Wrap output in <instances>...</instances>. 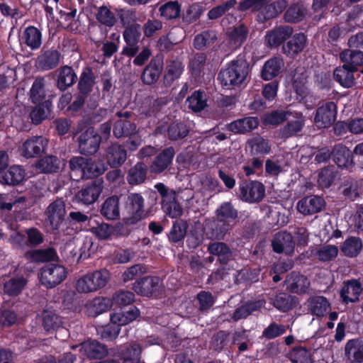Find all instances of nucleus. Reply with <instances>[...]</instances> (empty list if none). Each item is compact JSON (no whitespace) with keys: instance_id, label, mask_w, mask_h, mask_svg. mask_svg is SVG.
<instances>
[{"instance_id":"423d86ee","label":"nucleus","mask_w":363,"mask_h":363,"mask_svg":"<svg viewBox=\"0 0 363 363\" xmlns=\"http://www.w3.org/2000/svg\"><path fill=\"white\" fill-rule=\"evenodd\" d=\"M162 197V208L169 217L176 218L182 216L183 209L177 201L176 191L169 189L163 183H157L155 185Z\"/></svg>"},{"instance_id":"f704fd0d","label":"nucleus","mask_w":363,"mask_h":363,"mask_svg":"<svg viewBox=\"0 0 363 363\" xmlns=\"http://www.w3.org/2000/svg\"><path fill=\"white\" fill-rule=\"evenodd\" d=\"M26 257L36 263L53 262L58 259L57 253L53 247L28 251L26 253Z\"/></svg>"},{"instance_id":"a211bd4d","label":"nucleus","mask_w":363,"mask_h":363,"mask_svg":"<svg viewBox=\"0 0 363 363\" xmlns=\"http://www.w3.org/2000/svg\"><path fill=\"white\" fill-rule=\"evenodd\" d=\"M174 155L175 150L173 147L164 149L155 157L150 164V172L159 174L164 172L165 170L169 169Z\"/></svg>"},{"instance_id":"49530a36","label":"nucleus","mask_w":363,"mask_h":363,"mask_svg":"<svg viewBox=\"0 0 363 363\" xmlns=\"http://www.w3.org/2000/svg\"><path fill=\"white\" fill-rule=\"evenodd\" d=\"M119 198L116 196L108 197L104 202L101 213L108 220H115L120 215Z\"/></svg>"},{"instance_id":"ddd939ff","label":"nucleus","mask_w":363,"mask_h":363,"mask_svg":"<svg viewBox=\"0 0 363 363\" xmlns=\"http://www.w3.org/2000/svg\"><path fill=\"white\" fill-rule=\"evenodd\" d=\"M45 215L52 229L57 230L65 220L66 205L62 199H57L47 207Z\"/></svg>"},{"instance_id":"e433bc0d","label":"nucleus","mask_w":363,"mask_h":363,"mask_svg":"<svg viewBox=\"0 0 363 363\" xmlns=\"http://www.w3.org/2000/svg\"><path fill=\"white\" fill-rule=\"evenodd\" d=\"M208 252L218 257L221 264H226L233 258V252L227 244L223 242L210 243L208 246Z\"/></svg>"},{"instance_id":"dca6fc26","label":"nucleus","mask_w":363,"mask_h":363,"mask_svg":"<svg viewBox=\"0 0 363 363\" xmlns=\"http://www.w3.org/2000/svg\"><path fill=\"white\" fill-rule=\"evenodd\" d=\"M288 0H276L269 4L264 3V6L257 15V21L260 23H264L269 20L276 18L288 6Z\"/></svg>"},{"instance_id":"bb28decb","label":"nucleus","mask_w":363,"mask_h":363,"mask_svg":"<svg viewBox=\"0 0 363 363\" xmlns=\"http://www.w3.org/2000/svg\"><path fill=\"white\" fill-rule=\"evenodd\" d=\"M333 162L341 168L350 169L354 166V155L345 145H335L332 149Z\"/></svg>"},{"instance_id":"58836bf2","label":"nucleus","mask_w":363,"mask_h":363,"mask_svg":"<svg viewBox=\"0 0 363 363\" xmlns=\"http://www.w3.org/2000/svg\"><path fill=\"white\" fill-rule=\"evenodd\" d=\"M259 121L255 117H246L238 119L228 125L230 131L235 133H245L255 129Z\"/></svg>"},{"instance_id":"3c124183","label":"nucleus","mask_w":363,"mask_h":363,"mask_svg":"<svg viewBox=\"0 0 363 363\" xmlns=\"http://www.w3.org/2000/svg\"><path fill=\"white\" fill-rule=\"evenodd\" d=\"M275 308L281 311L286 312L298 304V298L287 293H279L272 300Z\"/></svg>"},{"instance_id":"2f4dec72","label":"nucleus","mask_w":363,"mask_h":363,"mask_svg":"<svg viewBox=\"0 0 363 363\" xmlns=\"http://www.w3.org/2000/svg\"><path fill=\"white\" fill-rule=\"evenodd\" d=\"M106 158L111 167H117L125 162L127 151L123 145L118 143H112L106 149Z\"/></svg>"},{"instance_id":"5fc2aeb1","label":"nucleus","mask_w":363,"mask_h":363,"mask_svg":"<svg viewBox=\"0 0 363 363\" xmlns=\"http://www.w3.org/2000/svg\"><path fill=\"white\" fill-rule=\"evenodd\" d=\"M249 33V29L244 24L235 26L228 33V40L230 44L234 48L240 47L247 40Z\"/></svg>"},{"instance_id":"37998d69","label":"nucleus","mask_w":363,"mask_h":363,"mask_svg":"<svg viewBox=\"0 0 363 363\" xmlns=\"http://www.w3.org/2000/svg\"><path fill=\"white\" fill-rule=\"evenodd\" d=\"M113 133L117 138L131 137L137 133V127L130 121L120 118L115 122Z\"/></svg>"},{"instance_id":"4468645a","label":"nucleus","mask_w":363,"mask_h":363,"mask_svg":"<svg viewBox=\"0 0 363 363\" xmlns=\"http://www.w3.org/2000/svg\"><path fill=\"white\" fill-rule=\"evenodd\" d=\"M141 37V26L134 23L128 26L123 31V38L127 45L123 48L122 55L129 57L135 56L139 51L138 45Z\"/></svg>"},{"instance_id":"7c9ffc66","label":"nucleus","mask_w":363,"mask_h":363,"mask_svg":"<svg viewBox=\"0 0 363 363\" xmlns=\"http://www.w3.org/2000/svg\"><path fill=\"white\" fill-rule=\"evenodd\" d=\"M77 347H79V351L90 359H102L108 353L105 345L96 340L84 342L73 347V348Z\"/></svg>"},{"instance_id":"de8ad7c7","label":"nucleus","mask_w":363,"mask_h":363,"mask_svg":"<svg viewBox=\"0 0 363 363\" xmlns=\"http://www.w3.org/2000/svg\"><path fill=\"white\" fill-rule=\"evenodd\" d=\"M27 284V280L22 276L4 279V292L9 296L18 295Z\"/></svg>"},{"instance_id":"f257e3e1","label":"nucleus","mask_w":363,"mask_h":363,"mask_svg":"<svg viewBox=\"0 0 363 363\" xmlns=\"http://www.w3.org/2000/svg\"><path fill=\"white\" fill-rule=\"evenodd\" d=\"M249 72L247 60L238 57L220 70L218 79L223 86L228 89H233L246 82Z\"/></svg>"},{"instance_id":"1a4fd4ad","label":"nucleus","mask_w":363,"mask_h":363,"mask_svg":"<svg viewBox=\"0 0 363 363\" xmlns=\"http://www.w3.org/2000/svg\"><path fill=\"white\" fill-rule=\"evenodd\" d=\"M66 269L58 264H49L40 269V279L46 288H53L67 277Z\"/></svg>"},{"instance_id":"ea45409f","label":"nucleus","mask_w":363,"mask_h":363,"mask_svg":"<svg viewBox=\"0 0 363 363\" xmlns=\"http://www.w3.org/2000/svg\"><path fill=\"white\" fill-rule=\"evenodd\" d=\"M61 160L56 156L47 155L40 159L35 167L40 173H56L60 169Z\"/></svg>"},{"instance_id":"79ce46f5","label":"nucleus","mask_w":363,"mask_h":363,"mask_svg":"<svg viewBox=\"0 0 363 363\" xmlns=\"http://www.w3.org/2000/svg\"><path fill=\"white\" fill-rule=\"evenodd\" d=\"M24 177V170L20 166L13 165L0 174V182L3 184L16 185L23 181Z\"/></svg>"},{"instance_id":"c85d7f7f","label":"nucleus","mask_w":363,"mask_h":363,"mask_svg":"<svg viewBox=\"0 0 363 363\" xmlns=\"http://www.w3.org/2000/svg\"><path fill=\"white\" fill-rule=\"evenodd\" d=\"M295 120H291L279 131L281 138H288L299 133L304 126L305 118L301 112H294L291 115Z\"/></svg>"},{"instance_id":"338daca9","label":"nucleus","mask_w":363,"mask_h":363,"mask_svg":"<svg viewBox=\"0 0 363 363\" xmlns=\"http://www.w3.org/2000/svg\"><path fill=\"white\" fill-rule=\"evenodd\" d=\"M189 133V129L184 122L172 123L167 129L168 138L174 141L184 138Z\"/></svg>"},{"instance_id":"7ed1b4c3","label":"nucleus","mask_w":363,"mask_h":363,"mask_svg":"<svg viewBox=\"0 0 363 363\" xmlns=\"http://www.w3.org/2000/svg\"><path fill=\"white\" fill-rule=\"evenodd\" d=\"M110 279V274L106 269L94 271L79 278L76 284V289L79 293H92L104 288Z\"/></svg>"},{"instance_id":"4c0bfd02","label":"nucleus","mask_w":363,"mask_h":363,"mask_svg":"<svg viewBox=\"0 0 363 363\" xmlns=\"http://www.w3.org/2000/svg\"><path fill=\"white\" fill-rule=\"evenodd\" d=\"M340 59L353 71L357 72L358 67L363 65V51L354 49L345 50L340 54Z\"/></svg>"},{"instance_id":"864d4df0","label":"nucleus","mask_w":363,"mask_h":363,"mask_svg":"<svg viewBox=\"0 0 363 363\" xmlns=\"http://www.w3.org/2000/svg\"><path fill=\"white\" fill-rule=\"evenodd\" d=\"M147 166L142 162H138L131 167L128 174L127 180L131 185H138L143 183L147 177Z\"/></svg>"},{"instance_id":"a19ab883","label":"nucleus","mask_w":363,"mask_h":363,"mask_svg":"<svg viewBox=\"0 0 363 363\" xmlns=\"http://www.w3.org/2000/svg\"><path fill=\"white\" fill-rule=\"evenodd\" d=\"M184 71V65L179 59L171 60L167 62L164 77L166 85L170 86L174 80L179 79Z\"/></svg>"},{"instance_id":"c756f323","label":"nucleus","mask_w":363,"mask_h":363,"mask_svg":"<svg viewBox=\"0 0 363 363\" xmlns=\"http://www.w3.org/2000/svg\"><path fill=\"white\" fill-rule=\"evenodd\" d=\"M56 72V86L62 91L67 90L77 82V76L72 67L65 65Z\"/></svg>"},{"instance_id":"4d7b16f0","label":"nucleus","mask_w":363,"mask_h":363,"mask_svg":"<svg viewBox=\"0 0 363 363\" xmlns=\"http://www.w3.org/2000/svg\"><path fill=\"white\" fill-rule=\"evenodd\" d=\"M142 349L140 345L133 343L121 352L123 363H141Z\"/></svg>"},{"instance_id":"6e6552de","label":"nucleus","mask_w":363,"mask_h":363,"mask_svg":"<svg viewBox=\"0 0 363 363\" xmlns=\"http://www.w3.org/2000/svg\"><path fill=\"white\" fill-rule=\"evenodd\" d=\"M125 212L123 218L125 225H135L145 218L144 199L140 194L131 193L128 196Z\"/></svg>"},{"instance_id":"cd10ccee","label":"nucleus","mask_w":363,"mask_h":363,"mask_svg":"<svg viewBox=\"0 0 363 363\" xmlns=\"http://www.w3.org/2000/svg\"><path fill=\"white\" fill-rule=\"evenodd\" d=\"M284 67V61L280 57H274L266 61L262 68L261 77L265 80H272L281 73Z\"/></svg>"},{"instance_id":"4be33fe9","label":"nucleus","mask_w":363,"mask_h":363,"mask_svg":"<svg viewBox=\"0 0 363 363\" xmlns=\"http://www.w3.org/2000/svg\"><path fill=\"white\" fill-rule=\"evenodd\" d=\"M272 245L273 250L277 253L291 255L294 252L295 241L291 233L281 231L275 235Z\"/></svg>"},{"instance_id":"69168bd1","label":"nucleus","mask_w":363,"mask_h":363,"mask_svg":"<svg viewBox=\"0 0 363 363\" xmlns=\"http://www.w3.org/2000/svg\"><path fill=\"white\" fill-rule=\"evenodd\" d=\"M30 99L33 104L43 101L46 97L45 90V79L43 77H37L33 83L30 90Z\"/></svg>"},{"instance_id":"774afa93","label":"nucleus","mask_w":363,"mask_h":363,"mask_svg":"<svg viewBox=\"0 0 363 363\" xmlns=\"http://www.w3.org/2000/svg\"><path fill=\"white\" fill-rule=\"evenodd\" d=\"M337 177V171L334 166H328L323 168L318 178V183L321 188H328L334 182Z\"/></svg>"},{"instance_id":"603ef678","label":"nucleus","mask_w":363,"mask_h":363,"mask_svg":"<svg viewBox=\"0 0 363 363\" xmlns=\"http://www.w3.org/2000/svg\"><path fill=\"white\" fill-rule=\"evenodd\" d=\"M308 74L304 67L298 66L291 73L293 87L299 94H303Z\"/></svg>"},{"instance_id":"72a5a7b5","label":"nucleus","mask_w":363,"mask_h":363,"mask_svg":"<svg viewBox=\"0 0 363 363\" xmlns=\"http://www.w3.org/2000/svg\"><path fill=\"white\" fill-rule=\"evenodd\" d=\"M60 61V53L55 50H48L37 58V66L39 69L48 71L56 67Z\"/></svg>"},{"instance_id":"6e6d98bb","label":"nucleus","mask_w":363,"mask_h":363,"mask_svg":"<svg viewBox=\"0 0 363 363\" xmlns=\"http://www.w3.org/2000/svg\"><path fill=\"white\" fill-rule=\"evenodd\" d=\"M50 108L51 102L48 100L40 102V104L35 106L30 113V118L33 123L38 125L45 120L50 113Z\"/></svg>"},{"instance_id":"c9c22d12","label":"nucleus","mask_w":363,"mask_h":363,"mask_svg":"<svg viewBox=\"0 0 363 363\" xmlns=\"http://www.w3.org/2000/svg\"><path fill=\"white\" fill-rule=\"evenodd\" d=\"M112 306L111 299L98 296L86 305V312L89 316H98L108 311Z\"/></svg>"},{"instance_id":"9d476101","label":"nucleus","mask_w":363,"mask_h":363,"mask_svg":"<svg viewBox=\"0 0 363 363\" xmlns=\"http://www.w3.org/2000/svg\"><path fill=\"white\" fill-rule=\"evenodd\" d=\"M104 189V181L97 178L85 184L75 195L77 201L86 205L97 201Z\"/></svg>"},{"instance_id":"a18cd8bd","label":"nucleus","mask_w":363,"mask_h":363,"mask_svg":"<svg viewBox=\"0 0 363 363\" xmlns=\"http://www.w3.org/2000/svg\"><path fill=\"white\" fill-rule=\"evenodd\" d=\"M185 104L193 112H201L207 106V95L203 91L196 90L186 99Z\"/></svg>"},{"instance_id":"c03bdc74","label":"nucleus","mask_w":363,"mask_h":363,"mask_svg":"<svg viewBox=\"0 0 363 363\" xmlns=\"http://www.w3.org/2000/svg\"><path fill=\"white\" fill-rule=\"evenodd\" d=\"M345 354L352 362L363 361V340L352 339L349 340L345 347Z\"/></svg>"},{"instance_id":"052dcab7","label":"nucleus","mask_w":363,"mask_h":363,"mask_svg":"<svg viewBox=\"0 0 363 363\" xmlns=\"http://www.w3.org/2000/svg\"><path fill=\"white\" fill-rule=\"evenodd\" d=\"M188 228L187 221L184 220L175 221L168 234L169 241L174 243L182 241L186 236Z\"/></svg>"},{"instance_id":"aec40b11","label":"nucleus","mask_w":363,"mask_h":363,"mask_svg":"<svg viewBox=\"0 0 363 363\" xmlns=\"http://www.w3.org/2000/svg\"><path fill=\"white\" fill-rule=\"evenodd\" d=\"M324 199L318 196L311 195L301 199L297 203V210L301 213L308 216L317 213L325 208Z\"/></svg>"},{"instance_id":"f8f14e48","label":"nucleus","mask_w":363,"mask_h":363,"mask_svg":"<svg viewBox=\"0 0 363 363\" xmlns=\"http://www.w3.org/2000/svg\"><path fill=\"white\" fill-rule=\"evenodd\" d=\"M48 142V140L43 136H31L21 146V155L27 159L38 157L45 152Z\"/></svg>"},{"instance_id":"09e8293b","label":"nucleus","mask_w":363,"mask_h":363,"mask_svg":"<svg viewBox=\"0 0 363 363\" xmlns=\"http://www.w3.org/2000/svg\"><path fill=\"white\" fill-rule=\"evenodd\" d=\"M133 320V319H110L108 324L101 327L102 336L110 340L115 339L119 334L121 326L128 324Z\"/></svg>"},{"instance_id":"13d9d810","label":"nucleus","mask_w":363,"mask_h":363,"mask_svg":"<svg viewBox=\"0 0 363 363\" xmlns=\"http://www.w3.org/2000/svg\"><path fill=\"white\" fill-rule=\"evenodd\" d=\"M217 40V33L214 30H205L195 36L194 40V48L198 50H203L212 45Z\"/></svg>"},{"instance_id":"0eeeda50","label":"nucleus","mask_w":363,"mask_h":363,"mask_svg":"<svg viewBox=\"0 0 363 363\" xmlns=\"http://www.w3.org/2000/svg\"><path fill=\"white\" fill-rule=\"evenodd\" d=\"M238 197L249 203L260 202L265 196V186L258 181L245 180L239 183Z\"/></svg>"},{"instance_id":"f3484780","label":"nucleus","mask_w":363,"mask_h":363,"mask_svg":"<svg viewBox=\"0 0 363 363\" xmlns=\"http://www.w3.org/2000/svg\"><path fill=\"white\" fill-rule=\"evenodd\" d=\"M284 284L289 292L304 294L310 286V281L306 276L294 271L286 276Z\"/></svg>"},{"instance_id":"f03ea898","label":"nucleus","mask_w":363,"mask_h":363,"mask_svg":"<svg viewBox=\"0 0 363 363\" xmlns=\"http://www.w3.org/2000/svg\"><path fill=\"white\" fill-rule=\"evenodd\" d=\"M69 167L71 174L80 179L98 177L106 171V167L102 162L82 156L72 157L69 160Z\"/></svg>"},{"instance_id":"2eb2a0df","label":"nucleus","mask_w":363,"mask_h":363,"mask_svg":"<svg viewBox=\"0 0 363 363\" xmlns=\"http://www.w3.org/2000/svg\"><path fill=\"white\" fill-rule=\"evenodd\" d=\"M308 310L312 315L318 318H323L327 315H329V318L337 317V313L331 311L330 303L322 296L310 298L308 300Z\"/></svg>"},{"instance_id":"393cba45","label":"nucleus","mask_w":363,"mask_h":363,"mask_svg":"<svg viewBox=\"0 0 363 363\" xmlns=\"http://www.w3.org/2000/svg\"><path fill=\"white\" fill-rule=\"evenodd\" d=\"M307 45V38L303 33H296L282 45V52L289 57H295Z\"/></svg>"},{"instance_id":"e2e57ef3","label":"nucleus","mask_w":363,"mask_h":363,"mask_svg":"<svg viewBox=\"0 0 363 363\" xmlns=\"http://www.w3.org/2000/svg\"><path fill=\"white\" fill-rule=\"evenodd\" d=\"M362 242L360 238L350 237L347 238L341 247V250L347 257H356L362 250Z\"/></svg>"},{"instance_id":"8fccbe9b","label":"nucleus","mask_w":363,"mask_h":363,"mask_svg":"<svg viewBox=\"0 0 363 363\" xmlns=\"http://www.w3.org/2000/svg\"><path fill=\"white\" fill-rule=\"evenodd\" d=\"M22 40L31 50L38 49L42 44L41 32L34 26H29L25 29Z\"/></svg>"},{"instance_id":"b1692460","label":"nucleus","mask_w":363,"mask_h":363,"mask_svg":"<svg viewBox=\"0 0 363 363\" xmlns=\"http://www.w3.org/2000/svg\"><path fill=\"white\" fill-rule=\"evenodd\" d=\"M293 28L289 26H279L269 30L265 36L267 45L277 48L293 34Z\"/></svg>"},{"instance_id":"680f3d73","label":"nucleus","mask_w":363,"mask_h":363,"mask_svg":"<svg viewBox=\"0 0 363 363\" xmlns=\"http://www.w3.org/2000/svg\"><path fill=\"white\" fill-rule=\"evenodd\" d=\"M264 303L265 301L263 299L247 302L235 310L233 318H246L253 314L256 311L262 310V308L265 310L266 308L263 307Z\"/></svg>"},{"instance_id":"a878e982","label":"nucleus","mask_w":363,"mask_h":363,"mask_svg":"<svg viewBox=\"0 0 363 363\" xmlns=\"http://www.w3.org/2000/svg\"><path fill=\"white\" fill-rule=\"evenodd\" d=\"M162 69V60L160 58L154 57L143 69L140 79L146 85L154 84L158 81Z\"/></svg>"},{"instance_id":"39448f33","label":"nucleus","mask_w":363,"mask_h":363,"mask_svg":"<svg viewBox=\"0 0 363 363\" xmlns=\"http://www.w3.org/2000/svg\"><path fill=\"white\" fill-rule=\"evenodd\" d=\"M135 295L128 291H116L112 297V303H115L121 308L120 313L110 314V318H138L141 315L140 310L135 306L130 305L134 301Z\"/></svg>"},{"instance_id":"5701e85b","label":"nucleus","mask_w":363,"mask_h":363,"mask_svg":"<svg viewBox=\"0 0 363 363\" xmlns=\"http://www.w3.org/2000/svg\"><path fill=\"white\" fill-rule=\"evenodd\" d=\"M284 11L283 18L288 23H298L304 21L308 14L307 6L301 1L288 5Z\"/></svg>"},{"instance_id":"20e7f679","label":"nucleus","mask_w":363,"mask_h":363,"mask_svg":"<svg viewBox=\"0 0 363 363\" xmlns=\"http://www.w3.org/2000/svg\"><path fill=\"white\" fill-rule=\"evenodd\" d=\"M76 137L78 151L82 155H93L99 150L101 137L94 128L77 132Z\"/></svg>"},{"instance_id":"bf43d9fd","label":"nucleus","mask_w":363,"mask_h":363,"mask_svg":"<svg viewBox=\"0 0 363 363\" xmlns=\"http://www.w3.org/2000/svg\"><path fill=\"white\" fill-rule=\"evenodd\" d=\"M229 221L217 218L211 224V230L209 234L211 239L222 240L226 233L232 228Z\"/></svg>"},{"instance_id":"0e129e2a","label":"nucleus","mask_w":363,"mask_h":363,"mask_svg":"<svg viewBox=\"0 0 363 363\" xmlns=\"http://www.w3.org/2000/svg\"><path fill=\"white\" fill-rule=\"evenodd\" d=\"M160 16L166 20L177 19L180 16L181 6L177 1H168L159 8Z\"/></svg>"},{"instance_id":"473e14b6","label":"nucleus","mask_w":363,"mask_h":363,"mask_svg":"<svg viewBox=\"0 0 363 363\" xmlns=\"http://www.w3.org/2000/svg\"><path fill=\"white\" fill-rule=\"evenodd\" d=\"M352 68L343 63L342 66L336 67L333 72L334 79L344 88H351L355 84V78Z\"/></svg>"},{"instance_id":"6ab92c4d","label":"nucleus","mask_w":363,"mask_h":363,"mask_svg":"<svg viewBox=\"0 0 363 363\" xmlns=\"http://www.w3.org/2000/svg\"><path fill=\"white\" fill-rule=\"evenodd\" d=\"M160 278L146 276L138 279L133 285V291L143 296H150L158 292L160 289Z\"/></svg>"},{"instance_id":"9b49d317","label":"nucleus","mask_w":363,"mask_h":363,"mask_svg":"<svg viewBox=\"0 0 363 363\" xmlns=\"http://www.w3.org/2000/svg\"><path fill=\"white\" fill-rule=\"evenodd\" d=\"M336 117V104L333 101H327L317 108L314 123L318 128H326L334 123Z\"/></svg>"},{"instance_id":"412c9836","label":"nucleus","mask_w":363,"mask_h":363,"mask_svg":"<svg viewBox=\"0 0 363 363\" xmlns=\"http://www.w3.org/2000/svg\"><path fill=\"white\" fill-rule=\"evenodd\" d=\"M363 288L358 279H350L343 282L340 290V298L343 303H354L359 301Z\"/></svg>"}]
</instances>
